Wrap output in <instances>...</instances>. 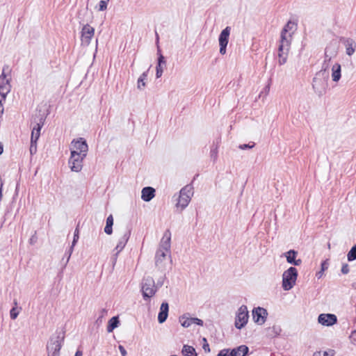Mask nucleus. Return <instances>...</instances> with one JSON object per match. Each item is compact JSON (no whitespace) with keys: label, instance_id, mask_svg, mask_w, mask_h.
Listing matches in <instances>:
<instances>
[{"label":"nucleus","instance_id":"40","mask_svg":"<svg viewBox=\"0 0 356 356\" xmlns=\"http://www.w3.org/2000/svg\"><path fill=\"white\" fill-rule=\"evenodd\" d=\"M229 350H230V349H227V348L222 349L218 353L217 356H229V353H230Z\"/></svg>","mask_w":356,"mask_h":356},{"label":"nucleus","instance_id":"56","mask_svg":"<svg viewBox=\"0 0 356 356\" xmlns=\"http://www.w3.org/2000/svg\"><path fill=\"white\" fill-rule=\"evenodd\" d=\"M14 305H15V307H17L16 306L17 305V300H14Z\"/></svg>","mask_w":356,"mask_h":356},{"label":"nucleus","instance_id":"50","mask_svg":"<svg viewBox=\"0 0 356 356\" xmlns=\"http://www.w3.org/2000/svg\"><path fill=\"white\" fill-rule=\"evenodd\" d=\"M107 314V310L106 309H102L101 310V315L98 318L97 321H99L102 317H103L104 315H106Z\"/></svg>","mask_w":356,"mask_h":356},{"label":"nucleus","instance_id":"33","mask_svg":"<svg viewBox=\"0 0 356 356\" xmlns=\"http://www.w3.org/2000/svg\"><path fill=\"white\" fill-rule=\"evenodd\" d=\"M347 259L349 261H353L356 259V244L353 245L348 252Z\"/></svg>","mask_w":356,"mask_h":356},{"label":"nucleus","instance_id":"32","mask_svg":"<svg viewBox=\"0 0 356 356\" xmlns=\"http://www.w3.org/2000/svg\"><path fill=\"white\" fill-rule=\"evenodd\" d=\"M78 239H79V229L76 228L74 231L73 241H72V245L69 250V255L67 257L66 263H67L69 261V259H70V256L73 251L74 246L76 245Z\"/></svg>","mask_w":356,"mask_h":356},{"label":"nucleus","instance_id":"39","mask_svg":"<svg viewBox=\"0 0 356 356\" xmlns=\"http://www.w3.org/2000/svg\"><path fill=\"white\" fill-rule=\"evenodd\" d=\"M202 341H203L202 348L204 349V350L206 353H209L211 351V350H210L209 345L207 342V339L205 337H204L202 339Z\"/></svg>","mask_w":356,"mask_h":356},{"label":"nucleus","instance_id":"42","mask_svg":"<svg viewBox=\"0 0 356 356\" xmlns=\"http://www.w3.org/2000/svg\"><path fill=\"white\" fill-rule=\"evenodd\" d=\"M341 273L343 274H348L349 273V266L347 264H343L341 267Z\"/></svg>","mask_w":356,"mask_h":356},{"label":"nucleus","instance_id":"60","mask_svg":"<svg viewBox=\"0 0 356 356\" xmlns=\"http://www.w3.org/2000/svg\"><path fill=\"white\" fill-rule=\"evenodd\" d=\"M270 356H275V355L273 353V354H271V355H270Z\"/></svg>","mask_w":356,"mask_h":356},{"label":"nucleus","instance_id":"41","mask_svg":"<svg viewBox=\"0 0 356 356\" xmlns=\"http://www.w3.org/2000/svg\"><path fill=\"white\" fill-rule=\"evenodd\" d=\"M350 339L352 343L356 345V330H354L351 332L350 335Z\"/></svg>","mask_w":356,"mask_h":356},{"label":"nucleus","instance_id":"6","mask_svg":"<svg viewBox=\"0 0 356 356\" xmlns=\"http://www.w3.org/2000/svg\"><path fill=\"white\" fill-rule=\"evenodd\" d=\"M249 318V313L248 310V307L245 305H241L237 312L236 320H235V327L237 329L241 330L247 324Z\"/></svg>","mask_w":356,"mask_h":356},{"label":"nucleus","instance_id":"4","mask_svg":"<svg viewBox=\"0 0 356 356\" xmlns=\"http://www.w3.org/2000/svg\"><path fill=\"white\" fill-rule=\"evenodd\" d=\"M193 195V188L191 185H186L182 188L179 192V196L177 203V207H181V210L185 209Z\"/></svg>","mask_w":356,"mask_h":356},{"label":"nucleus","instance_id":"19","mask_svg":"<svg viewBox=\"0 0 356 356\" xmlns=\"http://www.w3.org/2000/svg\"><path fill=\"white\" fill-rule=\"evenodd\" d=\"M298 255V252L294 250H290L289 251L284 253V256L286 257V261L294 266H300L302 264L301 259H296Z\"/></svg>","mask_w":356,"mask_h":356},{"label":"nucleus","instance_id":"23","mask_svg":"<svg viewBox=\"0 0 356 356\" xmlns=\"http://www.w3.org/2000/svg\"><path fill=\"white\" fill-rule=\"evenodd\" d=\"M229 352V356H246L249 353V348L245 345H241Z\"/></svg>","mask_w":356,"mask_h":356},{"label":"nucleus","instance_id":"20","mask_svg":"<svg viewBox=\"0 0 356 356\" xmlns=\"http://www.w3.org/2000/svg\"><path fill=\"white\" fill-rule=\"evenodd\" d=\"M296 26V24L291 20H289L286 24L284 26L283 29L281 32V36H280V40L284 41H290V38L291 37V33H289L287 35V33L291 31L294 27Z\"/></svg>","mask_w":356,"mask_h":356},{"label":"nucleus","instance_id":"21","mask_svg":"<svg viewBox=\"0 0 356 356\" xmlns=\"http://www.w3.org/2000/svg\"><path fill=\"white\" fill-rule=\"evenodd\" d=\"M169 305L166 302H162L160 307V311L158 314V321L159 323H164L168 316Z\"/></svg>","mask_w":356,"mask_h":356},{"label":"nucleus","instance_id":"37","mask_svg":"<svg viewBox=\"0 0 356 356\" xmlns=\"http://www.w3.org/2000/svg\"><path fill=\"white\" fill-rule=\"evenodd\" d=\"M330 352L332 353V354L330 356L334 355V350H330ZM313 356H330L329 353L327 351H316L313 354Z\"/></svg>","mask_w":356,"mask_h":356},{"label":"nucleus","instance_id":"13","mask_svg":"<svg viewBox=\"0 0 356 356\" xmlns=\"http://www.w3.org/2000/svg\"><path fill=\"white\" fill-rule=\"evenodd\" d=\"M267 316V310L263 307H255L252 310L253 320L258 325H263L266 320Z\"/></svg>","mask_w":356,"mask_h":356},{"label":"nucleus","instance_id":"3","mask_svg":"<svg viewBox=\"0 0 356 356\" xmlns=\"http://www.w3.org/2000/svg\"><path fill=\"white\" fill-rule=\"evenodd\" d=\"M298 270L295 267H289L282 274V288L284 291L291 290L294 285L298 277Z\"/></svg>","mask_w":356,"mask_h":356},{"label":"nucleus","instance_id":"35","mask_svg":"<svg viewBox=\"0 0 356 356\" xmlns=\"http://www.w3.org/2000/svg\"><path fill=\"white\" fill-rule=\"evenodd\" d=\"M109 0H101L99 3V10L104 11L106 10L108 2Z\"/></svg>","mask_w":356,"mask_h":356},{"label":"nucleus","instance_id":"44","mask_svg":"<svg viewBox=\"0 0 356 356\" xmlns=\"http://www.w3.org/2000/svg\"><path fill=\"white\" fill-rule=\"evenodd\" d=\"M113 226L106 225L104 227V232L106 234L110 235L113 233Z\"/></svg>","mask_w":356,"mask_h":356},{"label":"nucleus","instance_id":"38","mask_svg":"<svg viewBox=\"0 0 356 356\" xmlns=\"http://www.w3.org/2000/svg\"><path fill=\"white\" fill-rule=\"evenodd\" d=\"M37 152V143L33 141H31V145H30V153L31 155L35 154Z\"/></svg>","mask_w":356,"mask_h":356},{"label":"nucleus","instance_id":"57","mask_svg":"<svg viewBox=\"0 0 356 356\" xmlns=\"http://www.w3.org/2000/svg\"><path fill=\"white\" fill-rule=\"evenodd\" d=\"M269 88H270V85L268 84V85L266 87L265 90L268 91V90H269Z\"/></svg>","mask_w":356,"mask_h":356},{"label":"nucleus","instance_id":"30","mask_svg":"<svg viewBox=\"0 0 356 356\" xmlns=\"http://www.w3.org/2000/svg\"><path fill=\"white\" fill-rule=\"evenodd\" d=\"M181 353L184 356H197L195 349L188 345H184Z\"/></svg>","mask_w":356,"mask_h":356},{"label":"nucleus","instance_id":"14","mask_svg":"<svg viewBox=\"0 0 356 356\" xmlns=\"http://www.w3.org/2000/svg\"><path fill=\"white\" fill-rule=\"evenodd\" d=\"M95 33V29L89 24H86L81 30V42L85 45H88Z\"/></svg>","mask_w":356,"mask_h":356},{"label":"nucleus","instance_id":"51","mask_svg":"<svg viewBox=\"0 0 356 356\" xmlns=\"http://www.w3.org/2000/svg\"><path fill=\"white\" fill-rule=\"evenodd\" d=\"M83 352L80 350H77L74 356H82Z\"/></svg>","mask_w":356,"mask_h":356},{"label":"nucleus","instance_id":"47","mask_svg":"<svg viewBox=\"0 0 356 356\" xmlns=\"http://www.w3.org/2000/svg\"><path fill=\"white\" fill-rule=\"evenodd\" d=\"M163 277L160 278L157 280L156 284H155V287L157 289L158 288L161 287L163 286Z\"/></svg>","mask_w":356,"mask_h":356},{"label":"nucleus","instance_id":"18","mask_svg":"<svg viewBox=\"0 0 356 356\" xmlns=\"http://www.w3.org/2000/svg\"><path fill=\"white\" fill-rule=\"evenodd\" d=\"M170 240L171 233L168 229L163 234L159 250H163L164 252H168L170 248Z\"/></svg>","mask_w":356,"mask_h":356},{"label":"nucleus","instance_id":"25","mask_svg":"<svg viewBox=\"0 0 356 356\" xmlns=\"http://www.w3.org/2000/svg\"><path fill=\"white\" fill-rule=\"evenodd\" d=\"M341 67L339 63H335L332 68V81L337 82L340 80L341 74Z\"/></svg>","mask_w":356,"mask_h":356},{"label":"nucleus","instance_id":"53","mask_svg":"<svg viewBox=\"0 0 356 356\" xmlns=\"http://www.w3.org/2000/svg\"><path fill=\"white\" fill-rule=\"evenodd\" d=\"M323 271H319L317 274H316V276H318V277H321L322 274H323Z\"/></svg>","mask_w":356,"mask_h":356},{"label":"nucleus","instance_id":"59","mask_svg":"<svg viewBox=\"0 0 356 356\" xmlns=\"http://www.w3.org/2000/svg\"><path fill=\"white\" fill-rule=\"evenodd\" d=\"M30 243H33V238H31L30 239Z\"/></svg>","mask_w":356,"mask_h":356},{"label":"nucleus","instance_id":"9","mask_svg":"<svg viewBox=\"0 0 356 356\" xmlns=\"http://www.w3.org/2000/svg\"><path fill=\"white\" fill-rule=\"evenodd\" d=\"M72 148L71 152H76L80 155L82 154L83 156H86L88 151V146L86 140L83 138H79L76 140H73L71 143Z\"/></svg>","mask_w":356,"mask_h":356},{"label":"nucleus","instance_id":"24","mask_svg":"<svg viewBox=\"0 0 356 356\" xmlns=\"http://www.w3.org/2000/svg\"><path fill=\"white\" fill-rule=\"evenodd\" d=\"M165 57L163 56L162 54H160L159 56L158 57V63L156 67V78H160L162 76L163 72V66L165 65Z\"/></svg>","mask_w":356,"mask_h":356},{"label":"nucleus","instance_id":"46","mask_svg":"<svg viewBox=\"0 0 356 356\" xmlns=\"http://www.w3.org/2000/svg\"><path fill=\"white\" fill-rule=\"evenodd\" d=\"M328 266H329V264H328L327 260L323 261L321 263V271H324V270H325L326 269H327Z\"/></svg>","mask_w":356,"mask_h":356},{"label":"nucleus","instance_id":"10","mask_svg":"<svg viewBox=\"0 0 356 356\" xmlns=\"http://www.w3.org/2000/svg\"><path fill=\"white\" fill-rule=\"evenodd\" d=\"M231 27L227 26L220 33L218 42L220 45V54L225 55L226 54V48L229 42Z\"/></svg>","mask_w":356,"mask_h":356},{"label":"nucleus","instance_id":"8","mask_svg":"<svg viewBox=\"0 0 356 356\" xmlns=\"http://www.w3.org/2000/svg\"><path fill=\"white\" fill-rule=\"evenodd\" d=\"M131 235V229L127 227L122 232V236L120 238L118 243L115 248L116 253L113 257V264H115L118 254L125 247Z\"/></svg>","mask_w":356,"mask_h":356},{"label":"nucleus","instance_id":"2","mask_svg":"<svg viewBox=\"0 0 356 356\" xmlns=\"http://www.w3.org/2000/svg\"><path fill=\"white\" fill-rule=\"evenodd\" d=\"M64 334L51 337L47 344V356H60V351L64 341Z\"/></svg>","mask_w":356,"mask_h":356},{"label":"nucleus","instance_id":"61","mask_svg":"<svg viewBox=\"0 0 356 356\" xmlns=\"http://www.w3.org/2000/svg\"><path fill=\"white\" fill-rule=\"evenodd\" d=\"M170 356H177V355H170Z\"/></svg>","mask_w":356,"mask_h":356},{"label":"nucleus","instance_id":"54","mask_svg":"<svg viewBox=\"0 0 356 356\" xmlns=\"http://www.w3.org/2000/svg\"><path fill=\"white\" fill-rule=\"evenodd\" d=\"M157 54L159 56L161 53V49L159 45H157Z\"/></svg>","mask_w":356,"mask_h":356},{"label":"nucleus","instance_id":"12","mask_svg":"<svg viewBox=\"0 0 356 356\" xmlns=\"http://www.w3.org/2000/svg\"><path fill=\"white\" fill-rule=\"evenodd\" d=\"M10 89L11 86L10 84V80L6 79L5 70L3 69L0 75V95L3 101L6 99L7 95L10 92Z\"/></svg>","mask_w":356,"mask_h":356},{"label":"nucleus","instance_id":"52","mask_svg":"<svg viewBox=\"0 0 356 356\" xmlns=\"http://www.w3.org/2000/svg\"><path fill=\"white\" fill-rule=\"evenodd\" d=\"M155 35H156V43L157 45H159V36L156 31L155 32Z\"/></svg>","mask_w":356,"mask_h":356},{"label":"nucleus","instance_id":"34","mask_svg":"<svg viewBox=\"0 0 356 356\" xmlns=\"http://www.w3.org/2000/svg\"><path fill=\"white\" fill-rule=\"evenodd\" d=\"M19 312L18 309L15 307H13L10 311V316L11 319H13V320L16 319L19 315Z\"/></svg>","mask_w":356,"mask_h":356},{"label":"nucleus","instance_id":"27","mask_svg":"<svg viewBox=\"0 0 356 356\" xmlns=\"http://www.w3.org/2000/svg\"><path fill=\"white\" fill-rule=\"evenodd\" d=\"M120 324V321L118 316H113L112 317L108 323L107 325V332H111L113 331L114 329L118 327Z\"/></svg>","mask_w":356,"mask_h":356},{"label":"nucleus","instance_id":"45","mask_svg":"<svg viewBox=\"0 0 356 356\" xmlns=\"http://www.w3.org/2000/svg\"><path fill=\"white\" fill-rule=\"evenodd\" d=\"M106 225L113 226V216L111 214L109 215L107 217Z\"/></svg>","mask_w":356,"mask_h":356},{"label":"nucleus","instance_id":"43","mask_svg":"<svg viewBox=\"0 0 356 356\" xmlns=\"http://www.w3.org/2000/svg\"><path fill=\"white\" fill-rule=\"evenodd\" d=\"M192 322H193V323L197 324L200 326H202L204 324L203 321L198 318H193Z\"/></svg>","mask_w":356,"mask_h":356},{"label":"nucleus","instance_id":"5","mask_svg":"<svg viewBox=\"0 0 356 356\" xmlns=\"http://www.w3.org/2000/svg\"><path fill=\"white\" fill-rule=\"evenodd\" d=\"M142 293L145 300H148L152 297L156 292L155 282L154 279L148 276L145 277L142 282Z\"/></svg>","mask_w":356,"mask_h":356},{"label":"nucleus","instance_id":"58","mask_svg":"<svg viewBox=\"0 0 356 356\" xmlns=\"http://www.w3.org/2000/svg\"><path fill=\"white\" fill-rule=\"evenodd\" d=\"M3 98L1 99H0V106H3V104H2V101H3Z\"/></svg>","mask_w":356,"mask_h":356},{"label":"nucleus","instance_id":"36","mask_svg":"<svg viewBox=\"0 0 356 356\" xmlns=\"http://www.w3.org/2000/svg\"><path fill=\"white\" fill-rule=\"evenodd\" d=\"M255 146V143L250 142L248 144H243L240 145L238 146V148L241 149H252Z\"/></svg>","mask_w":356,"mask_h":356},{"label":"nucleus","instance_id":"31","mask_svg":"<svg viewBox=\"0 0 356 356\" xmlns=\"http://www.w3.org/2000/svg\"><path fill=\"white\" fill-rule=\"evenodd\" d=\"M192 318H193L188 317L186 314H184L179 317V322L184 327H188L193 324Z\"/></svg>","mask_w":356,"mask_h":356},{"label":"nucleus","instance_id":"55","mask_svg":"<svg viewBox=\"0 0 356 356\" xmlns=\"http://www.w3.org/2000/svg\"><path fill=\"white\" fill-rule=\"evenodd\" d=\"M3 153V146L0 143V155Z\"/></svg>","mask_w":356,"mask_h":356},{"label":"nucleus","instance_id":"15","mask_svg":"<svg viewBox=\"0 0 356 356\" xmlns=\"http://www.w3.org/2000/svg\"><path fill=\"white\" fill-rule=\"evenodd\" d=\"M318 322L325 326H332L337 322V318L332 314H321L318 317Z\"/></svg>","mask_w":356,"mask_h":356},{"label":"nucleus","instance_id":"16","mask_svg":"<svg viewBox=\"0 0 356 356\" xmlns=\"http://www.w3.org/2000/svg\"><path fill=\"white\" fill-rule=\"evenodd\" d=\"M346 48V54L348 56H353L356 50V42L351 38H341L340 39Z\"/></svg>","mask_w":356,"mask_h":356},{"label":"nucleus","instance_id":"7","mask_svg":"<svg viewBox=\"0 0 356 356\" xmlns=\"http://www.w3.org/2000/svg\"><path fill=\"white\" fill-rule=\"evenodd\" d=\"M86 158L83 155L80 153L78 154L76 152H71V155L69 159V165L72 171L78 172L82 170L83 161Z\"/></svg>","mask_w":356,"mask_h":356},{"label":"nucleus","instance_id":"11","mask_svg":"<svg viewBox=\"0 0 356 356\" xmlns=\"http://www.w3.org/2000/svg\"><path fill=\"white\" fill-rule=\"evenodd\" d=\"M290 44V41L280 40V44L278 47V63L280 65L286 63L287 60Z\"/></svg>","mask_w":356,"mask_h":356},{"label":"nucleus","instance_id":"17","mask_svg":"<svg viewBox=\"0 0 356 356\" xmlns=\"http://www.w3.org/2000/svg\"><path fill=\"white\" fill-rule=\"evenodd\" d=\"M44 120L45 119L43 118V116L41 115L40 117L39 122H35L34 126L33 127L31 141H35L37 143L40 136V130L44 125Z\"/></svg>","mask_w":356,"mask_h":356},{"label":"nucleus","instance_id":"26","mask_svg":"<svg viewBox=\"0 0 356 356\" xmlns=\"http://www.w3.org/2000/svg\"><path fill=\"white\" fill-rule=\"evenodd\" d=\"M148 72H149V69L147 71L144 72L138 78V81H137V88L138 90H142L145 87V86H146L145 80L147 78Z\"/></svg>","mask_w":356,"mask_h":356},{"label":"nucleus","instance_id":"28","mask_svg":"<svg viewBox=\"0 0 356 356\" xmlns=\"http://www.w3.org/2000/svg\"><path fill=\"white\" fill-rule=\"evenodd\" d=\"M219 142L216 143L213 142L210 149V157L213 163H216L218 159V149Z\"/></svg>","mask_w":356,"mask_h":356},{"label":"nucleus","instance_id":"48","mask_svg":"<svg viewBox=\"0 0 356 356\" xmlns=\"http://www.w3.org/2000/svg\"><path fill=\"white\" fill-rule=\"evenodd\" d=\"M118 348H119V350H120L122 356H127V350H125L124 346H122V345H120L118 346Z\"/></svg>","mask_w":356,"mask_h":356},{"label":"nucleus","instance_id":"1","mask_svg":"<svg viewBox=\"0 0 356 356\" xmlns=\"http://www.w3.org/2000/svg\"><path fill=\"white\" fill-rule=\"evenodd\" d=\"M337 54V51L331 47H327L325 50V60L323 64V68L316 74L313 79L312 87L318 96L325 93L327 87V80L329 79V72L327 71L328 64L332 58Z\"/></svg>","mask_w":356,"mask_h":356},{"label":"nucleus","instance_id":"49","mask_svg":"<svg viewBox=\"0 0 356 356\" xmlns=\"http://www.w3.org/2000/svg\"><path fill=\"white\" fill-rule=\"evenodd\" d=\"M272 329L275 335H279L281 332V328L279 326H273Z\"/></svg>","mask_w":356,"mask_h":356},{"label":"nucleus","instance_id":"22","mask_svg":"<svg viewBox=\"0 0 356 356\" xmlns=\"http://www.w3.org/2000/svg\"><path fill=\"white\" fill-rule=\"evenodd\" d=\"M155 196V189L150 186L144 187L141 191V198L145 202H149Z\"/></svg>","mask_w":356,"mask_h":356},{"label":"nucleus","instance_id":"29","mask_svg":"<svg viewBox=\"0 0 356 356\" xmlns=\"http://www.w3.org/2000/svg\"><path fill=\"white\" fill-rule=\"evenodd\" d=\"M166 257V252L163 251V250H158L156 252L155 256V264L156 266L159 267L160 264L162 263L163 260L165 259Z\"/></svg>","mask_w":356,"mask_h":356}]
</instances>
